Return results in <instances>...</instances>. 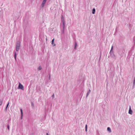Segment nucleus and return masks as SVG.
<instances>
[{
    "instance_id": "nucleus-11",
    "label": "nucleus",
    "mask_w": 135,
    "mask_h": 135,
    "mask_svg": "<svg viewBox=\"0 0 135 135\" xmlns=\"http://www.w3.org/2000/svg\"><path fill=\"white\" fill-rule=\"evenodd\" d=\"M95 12V8H93L92 9V13L93 14H94Z\"/></svg>"
},
{
    "instance_id": "nucleus-13",
    "label": "nucleus",
    "mask_w": 135,
    "mask_h": 135,
    "mask_svg": "<svg viewBox=\"0 0 135 135\" xmlns=\"http://www.w3.org/2000/svg\"><path fill=\"white\" fill-rule=\"evenodd\" d=\"M77 46V42L75 41V46L74 47V49H76V47Z\"/></svg>"
},
{
    "instance_id": "nucleus-28",
    "label": "nucleus",
    "mask_w": 135,
    "mask_h": 135,
    "mask_svg": "<svg viewBox=\"0 0 135 135\" xmlns=\"http://www.w3.org/2000/svg\"><path fill=\"white\" fill-rule=\"evenodd\" d=\"M1 8H0V12L1 11Z\"/></svg>"
},
{
    "instance_id": "nucleus-21",
    "label": "nucleus",
    "mask_w": 135,
    "mask_h": 135,
    "mask_svg": "<svg viewBox=\"0 0 135 135\" xmlns=\"http://www.w3.org/2000/svg\"><path fill=\"white\" fill-rule=\"evenodd\" d=\"M133 85L134 86V85L135 84V77L134 78V80H133Z\"/></svg>"
},
{
    "instance_id": "nucleus-12",
    "label": "nucleus",
    "mask_w": 135,
    "mask_h": 135,
    "mask_svg": "<svg viewBox=\"0 0 135 135\" xmlns=\"http://www.w3.org/2000/svg\"><path fill=\"white\" fill-rule=\"evenodd\" d=\"M65 26H62V33L64 34L65 32Z\"/></svg>"
},
{
    "instance_id": "nucleus-17",
    "label": "nucleus",
    "mask_w": 135,
    "mask_h": 135,
    "mask_svg": "<svg viewBox=\"0 0 135 135\" xmlns=\"http://www.w3.org/2000/svg\"><path fill=\"white\" fill-rule=\"evenodd\" d=\"M20 112L21 113V115L22 116H23V112L22 111V109L21 108L20 109Z\"/></svg>"
},
{
    "instance_id": "nucleus-7",
    "label": "nucleus",
    "mask_w": 135,
    "mask_h": 135,
    "mask_svg": "<svg viewBox=\"0 0 135 135\" xmlns=\"http://www.w3.org/2000/svg\"><path fill=\"white\" fill-rule=\"evenodd\" d=\"M132 113H133V111L131 109V106H130L129 108V110L128 113L129 114L132 115Z\"/></svg>"
},
{
    "instance_id": "nucleus-2",
    "label": "nucleus",
    "mask_w": 135,
    "mask_h": 135,
    "mask_svg": "<svg viewBox=\"0 0 135 135\" xmlns=\"http://www.w3.org/2000/svg\"><path fill=\"white\" fill-rule=\"evenodd\" d=\"M110 56H112V57L114 56L115 57V55H114L113 53V46H112L110 51Z\"/></svg>"
},
{
    "instance_id": "nucleus-16",
    "label": "nucleus",
    "mask_w": 135,
    "mask_h": 135,
    "mask_svg": "<svg viewBox=\"0 0 135 135\" xmlns=\"http://www.w3.org/2000/svg\"><path fill=\"white\" fill-rule=\"evenodd\" d=\"M14 57L15 59V60H16V55H17V54H16V52H15V51H14Z\"/></svg>"
},
{
    "instance_id": "nucleus-4",
    "label": "nucleus",
    "mask_w": 135,
    "mask_h": 135,
    "mask_svg": "<svg viewBox=\"0 0 135 135\" xmlns=\"http://www.w3.org/2000/svg\"><path fill=\"white\" fill-rule=\"evenodd\" d=\"M61 22L62 23V26H65V22L64 19V17L63 15L61 16Z\"/></svg>"
},
{
    "instance_id": "nucleus-23",
    "label": "nucleus",
    "mask_w": 135,
    "mask_h": 135,
    "mask_svg": "<svg viewBox=\"0 0 135 135\" xmlns=\"http://www.w3.org/2000/svg\"><path fill=\"white\" fill-rule=\"evenodd\" d=\"M50 77H51V75H50V74L49 75V79H50Z\"/></svg>"
},
{
    "instance_id": "nucleus-10",
    "label": "nucleus",
    "mask_w": 135,
    "mask_h": 135,
    "mask_svg": "<svg viewBox=\"0 0 135 135\" xmlns=\"http://www.w3.org/2000/svg\"><path fill=\"white\" fill-rule=\"evenodd\" d=\"M90 89H89V90L88 91L87 93H86V97H87L89 94L90 93Z\"/></svg>"
},
{
    "instance_id": "nucleus-3",
    "label": "nucleus",
    "mask_w": 135,
    "mask_h": 135,
    "mask_svg": "<svg viewBox=\"0 0 135 135\" xmlns=\"http://www.w3.org/2000/svg\"><path fill=\"white\" fill-rule=\"evenodd\" d=\"M18 88V89H21L23 90H24V86L20 83H19Z\"/></svg>"
},
{
    "instance_id": "nucleus-29",
    "label": "nucleus",
    "mask_w": 135,
    "mask_h": 135,
    "mask_svg": "<svg viewBox=\"0 0 135 135\" xmlns=\"http://www.w3.org/2000/svg\"><path fill=\"white\" fill-rule=\"evenodd\" d=\"M46 40H47V39L46 38Z\"/></svg>"
},
{
    "instance_id": "nucleus-5",
    "label": "nucleus",
    "mask_w": 135,
    "mask_h": 135,
    "mask_svg": "<svg viewBox=\"0 0 135 135\" xmlns=\"http://www.w3.org/2000/svg\"><path fill=\"white\" fill-rule=\"evenodd\" d=\"M125 52V50L124 49H122L121 51V52H120V54H119L121 57L124 55Z\"/></svg>"
},
{
    "instance_id": "nucleus-24",
    "label": "nucleus",
    "mask_w": 135,
    "mask_h": 135,
    "mask_svg": "<svg viewBox=\"0 0 135 135\" xmlns=\"http://www.w3.org/2000/svg\"><path fill=\"white\" fill-rule=\"evenodd\" d=\"M52 98H54V94L52 96Z\"/></svg>"
},
{
    "instance_id": "nucleus-25",
    "label": "nucleus",
    "mask_w": 135,
    "mask_h": 135,
    "mask_svg": "<svg viewBox=\"0 0 135 135\" xmlns=\"http://www.w3.org/2000/svg\"><path fill=\"white\" fill-rule=\"evenodd\" d=\"M31 105H32V106H34V105L33 104V103H32Z\"/></svg>"
},
{
    "instance_id": "nucleus-27",
    "label": "nucleus",
    "mask_w": 135,
    "mask_h": 135,
    "mask_svg": "<svg viewBox=\"0 0 135 135\" xmlns=\"http://www.w3.org/2000/svg\"><path fill=\"white\" fill-rule=\"evenodd\" d=\"M46 135H49L48 133H47L46 134Z\"/></svg>"
},
{
    "instance_id": "nucleus-26",
    "label": "nucleus",
    "mask_w": 135,
    "mask_h": 135,
    "mask_svg": "<svg viewBox=\"0 0 135 135\" xmlns=\"http://www.w3.org/2000/svg\"><path fill=\"white\" fill-rule=\"evenodd\" d=\"M22 116H22V115H21V119H22Z\"/></svg>"
},
{
    "instance_id": "nucleus-8",
    "label": "nucleus",
    "mask_w": 135,
    "mask_h": 135,
    "mask_svg": "<svg viewBox=\"0 0 135 135\" xmlns=\"http://www.w3.org/2000/svg\"><path fill=\"white\" fill-rule=\"evenodd\" d=\"M54 38L52 40V42H52L51 44H52V45L53 46H55V44L54 43Z\"/></svg>"
},
{
    "instance_id": "nucleus-18",
    "label": "nucleus",
    "mask_w": 135,
    "mask_h": 135,
    "mask_svg": "<svg viewBox=\"0 0 135 135\" xmlns=\"http://www.w3.org/2000/svg\"><path fill=\"white\" fill-rule=\"evenodd\" d=\"M133 42L134 45H135V36L133 37Z\"/></svg>"
},
{
    "instance_id": "nucleus-14",
    "label": "nucleus",
    "mask_w": 135,
    "mask_h": 135,
    "mask_svg": "<svg viewBox=\"0 0 135 135\" xmlns=\"http://www.w3.org/2000/svg\"><path fill=\"white\" fill-rule=\"evenodd\" d=\"M3 99H0V106H1L2 105V103H3Z\"/></svg>"
},
{
    "instance_id": "nucleus-6",
    "label": "nucleus",
    "mask_w": 135,
    "mask_h": 135,
    "mask_svg": "<svg viewBox=\"0 0 135 135\" xmlns=\"http://www.w3.org/2000/svg\"><path fill=\"white\" fill-rule=\"evenodd\" d=\"M47 0H43L41 4V6L42 7H43L44 6L45 4L46 1Z\"/></svg>"
},
{
    "instance_id": "nucleus-9",
    "label": "nucleus",
    "mask_w": 135,
    "mask_h": 135,
    "mask_svg": "<svg viewBox=\"0 0 135 135\" xmlns=\"http://www.w3.org/2000/svg\"><path fill=\"white\" fill-rule=\"evenodd\" d=\"M9 102H8V104H7V105L6 106V107L5 109V111H7V108H8V105H9Z\"/></svg>"
},
{
    "instance_id": "nucleus-15",
    "label": "nucleus",
    "mask_w": 135,
    "mask_h": 135,
    "mask_svg": "<svg viewBox=\"0 0 135 135\" xmlns=\"http://www.w3.org/2000/svg\"><path fill=\"white\" fill-rule=\"evenodd\" d=\"M107 130L109 132H111V129L109 127H108L107 128Z\"/></svg>"
},
{
    "instance_id": "nucleus-20",
    "label": "nucleus",
    "mask_w": 135,
    "mask_h": 135,
    "mask_svg": "<svg viewBox=\"0 0 135 135\" xmlns=\"http://www.w3.org/2000/svg\"><path fill=\"white\" fill-rule=\"evenodd\" d=\"M85 131L86 132H87V124H86L85 125Z\"/></svg>"
},
{
    "instance_id": "nucleus-30",
    "label": "nucleus",
    "mask_w": 135,
    "mask_h": 135,
    "mask_svg": "<svg viewBox=\"0 0 135 135\" xmlns=\"http://www.w3.org/2000/svg\"><path fill=\"white\" fill-rule=\"evenodd\" d=\"M32 135H33V134H32Z\"/></svg>"
},
{
    "instance_id": "nucleus-22",
    "label": "nucleus",
    "mask_w": 135,
    "mask_h": 135,
    "mask_svg": "<svg viewBox=\"0 0 135 135\" xmlns=\"http://www.w3.org/2000/svg\"><path fill=\"white\" fill-rule=\"evenodd\" d=\"M7 128L8 129V130H9V125H7Z\"/></svg>"
},
{
    "instance_id": "nucleus-19",
    "label": "nucleus",
    "mask_w": 135,
    "mask_h": 135,
    "mask_svg": "<svg viewBox=\"0 0 135 135\" xmlns=\"http://www.w3.org/2000/svg\"><path fill=\"white\" fill-rule=\"evenodd\" d=\"M42 69V67L41 66H39L38 68V70H41Z\"/></svg>"
},
{
    "instance_id": "nucleus-1",
    "label": "nucleus",
    "mask_w": 135,
    "mask_h": 135,
    "mask_svg": "<svg viewBox=\"0 0 135 135\" xmlns=\"http://www.w3.org/2000/svg\"><path fill=\"white\" fill-rule=\"evenodd\" d=\"M21 47V42L19 41H18L16 44V50L17 51H19Z\"/></svg>"
}]
</instances>
